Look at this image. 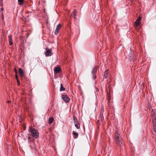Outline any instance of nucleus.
Wrapping results in <instances>:
<instances>
[{
	"label": "nucleus",
	"mask_w": 156,
	"mask_h": 156,
	"mask_svg": "<svg viewBox=\"0 0 156 156\" xmlns=\"http://www.w3.org/2000/svg\"><path fill=\"white\" fill-rule=\"evenodd\" d=\"M54 119L52 118H51L49 119V124L52 123L54 121Z\"/></svg>",
	"instance_id": "obj_15"
},
{
	"label": "nucleus",
	"mask_w": 156,
	"mask_h": 156,
	"mask_svg": "<svg viewBox=\"0 0 156 156\" xmlns=\"http://www.w3.org/2000/svg\"><path fill=\"white\" fill-rule=\"evenodd\" d=\"M115 140L116 141L117 144L120 146H122L123 145V142L121 140V138L120 137L118 134L117 133L116 134L115 136Z\"/></svg>",
	"instance_id": "obj_1"
},
{
	"label": "nucleus",
	"mask_w": 156,
	"mask_h": 156,
	"mask_svg": "<svg viewBox=\"0 0 156 156\" xmlns=\"http://www.w3.org/2000/svg\"><path fill=\"white\" fill-rule=\"evenodd\" d=\"M18 85H20V81L18 79H17V80Z\"/></svg>",
	"instance_id": "obj_23"
},
{
	"label": "nucleus",
	"mask_w": 156,
	"mask_h": 156,
	"mask_svg": "<svg viewBox=\"0 0 156 156\" xmlns=\"http://www.w3.org/2000/svg\"><path fill=\"white\" fill-rule=\"evenodd\" d=\"M61 70L60 68L59 67H57L55 69V72L56 73H59Z\"/></svg>",
	"instance_id": "obj_10"
},
{
	"label": "nucleus",
	"mask_w": 156,
	"mask_h": 156,
	"mask_svg": "<svg viewBox=\"0 0 156 156\" xmlns=\"http://www.w3.org/2000/svg\"><path fill=\"white\" fill-rule=\"evenodd\" d=\"M0 5H1L2 6V3H1L0 4Z\"/></svg>",
	"instance_id": "obj_27"
},
{
	"label": "nucleus",
	"mask_w": 156,
	"mask_h": 156,
	"mask_svg": "<svg viewBox=\"0 0 156 156\" xmlns=\"http://www.w3.org/2000/svg\"><path fill=\"white\" fill-rule=\"evenodd\" d=\"M30 131L33 137L36 138L39 135L38 133L34 128H30Z\"/></svg>",
	"instance_id": "obj_2"
},
{
	"label": "nucleus",
	"mask_w": 156,
	"mask_h": 156,
	"mask_svg": "<svg viewBox=\"0 0 156 156\" xmlns=\"http://www.w3.org/2000/svg\"><path fill=\"white\" fill-rule=\"evenodd\" d=\"M73 119L74 120V122H76L77 123V119L76 118V117L75 116H73Z\"/></svg>",
	"instance_id": "obj_18"
},
{
	"label": "nucleus",
	"mask_w": 156,
	"mask_h": 156,
	"mask_svg": "<svg viewBox=\"0 0 156 156\" xmlns=\"http://www.w3.org/2000/svg\"><path fill=\"white\" fill-rule=\"evenodd\" d=\"M65 88L63 87L62 84L61 83V87L60 89V91H64L65 90Z\"/></svg>",
	"instance_id": "obj_14"
},
{
	"label": "nucleus",
	"mask_w": 156,
	"mask_h": 156,
	"mask_svg": "<svg viewBox=\"0 0 156 156\" xmlns=\"http://www.w3.org/2000/svg\"><path fill=\"white\" fill-rule=\"evenodd\" d=\"M14 71L16 73V74H17V71L16 68L14 69Z\"/></svg>",
	"instance_id": "obj_25"
},
{
	"label": "nucleus",
	"mask_w": 156,
	"mask_h": 156,
	"mask_svg": "<svg viewBox=\"0 0 156 156\" xmlns=\"http://www.w3.org/2000/svg\"><path fill=\"white\" fill-rule=\"evenodd\" d=\"M75 125L77 129H79V126H78V125L77 124V123H76V122H74Z\"/></svg>",
	"instance_id": "obj_20"
},
{
	"label": "nucleus",
	"mask_w": 156,
	"mask_h": 156,
	"mask_svg": "<svg viewBox=\"0 0 156 156\" xmlns=\"http://www.w3.org/2000/svg\"><path fill=\"white\" fill-rule=\"evenodd\" d=\"M76 11L75 10H74L72 14V16H73V18L75 20L76 19Z\"/></svg>",
	"instance_id": "obj_11"
},
{
	"label": "nucleus",
	"mask_w": 156,
	"mask_h": 156,
	"mask_svg": "<svg viewBox=\"0 0 156 156\" xmlns=\"http://www.w3.org/2000/svg\"><path fill=\"white\" fill-rule=\"evenodd\" d=\"M73 134L74 136L76 138H77L78 136V134L76 133H73Z\"/></svg>",
	"instance_id": "obj_19"
},
{
	"label": "nucleus",
	"mask_w": 156,
	"mask_h": 156,
	"mask_svg": "<svg viewBox=\"0 0 156 156\" xmlns=\"http://www.w3.org/2000/svg\"><path fill=\"white\" fill-rule=\"evenodd\" d=\"M153 126H154V131L156 133V124H155V123H154L153 124Z\"/></svg>",
	"instance_id": "obj_17"
},
{
	"label": "nucleus",
	"mask_w": 156,
	"mask_h": 156,
	"mask_svg": "<svg viewBox=\"0 0 156 156\" xmlns=\"http://www.w3.org/2000/svg\"><path fill=\"white\" fill-rule=\"evenodd\" d=\"M11 102V101H10V100L8 101H7V102L8 103H10Z\"/></svg>",
	"instance_id": "obj_26"
},
{
	"label": "nucleus",
	"mask_w": 156,
	"mask_h": 156,
	"mask_svg": "<svg viewBox=\"0 0 156 156\" xmlns=\"http://www.w3.org/2000/svg\"><path fill=\"white\" fill-rule=\"evenodd\" d=\"M1 11H0V19L1 18L3 19V9L2 7H1Z\"/></svg>",
	"instance_id": "obj_8"
},
{
	"label": "nucleus",
	"mask_w": 156,
	"mask_h": 156,
	"mask_svg": "<svg viewBox=\"0 0 156 156\" xmlns=\"http://www.w3.org/2000/svg\"><path fill=\"white\" fill-rule=\"evenodd\" d=\"M46 51L45 53L46 56H50L52 55L51 51L49 49L47 48L46 49Z\"/></svg>",
	"instance_id": "obj_3"
},
{
	"label": "nucleus",
	"mask_w": 156,
	"mask_h": 156,
	"mask_svg": "<svg viewBox=\"0 0 156 156\" xmlns=\"http://www.w3.org/2000/svg\"><path fill=\"white\" fill-rule=\"evenodd\" d=\"M62 98L64 101L66 102H68L69 101V98L66 95H62Z\"/></svg>",
	"instance_id": "obj_4"
},
{
	"label": "nucleus",
	"mask_w": 156,
	"mask_h": 156,
	"mask_svg": "<svg viewBox=\"0 0 156 156\" xmlns=\"http://www.w3.org/2000/svg\"><path fill=\"white\" fill-rule=\"evenodd\" d=\"M16 78L17 80V79H18V77L17 75V74H16Z\"/></svg>",
	"instance_id": "obj_24"
},
{
	"label": "nucleus",
	"mask_w": 156,
	"mask_h": 156,
	"mask_svg": "<svg viewBox=\"0 0 156 156\" xmlns=\"http://www.w3.org/2000/svg\"><path fill=\"white\" fill-rule=\"evenodd\" d=\"M98 68V66H96L94 67L92 73H94L97 72V70Z\"/></svg>",
	"instance_id": "obj_13"
},
{
	"label": "nucleus",
	"mask_w": 156,
	"mask_h": 156,
	"mask_svg": "<svg viewBox=\"0 0 156 156\" xmlns=\"http://www.w3.org/2000/svg\"><path fill=\"white\" fill-rule=\"evenodd\" d=\"M9 44L10 45H11L13 44L12 40V36L9 35Z\"/></svg>",
	"instance_id": "obj_9"
},
{
	"label": "nucleus",
	"mask_w": 156,
	"mask_h": 156,
	"mask_svg": "<svg viewBox=\"0 0 156 156\" xmlns=\"http://www.w3.org/2000/svg\"><path fill=\"white\" fill-rule=\"evenodd\" d=\"M19 73L21 77L23 76L24 75V72L21 68H19Z\"/></svg>",
	"instance_id": "obj_7"
},
{
	"label": "nucleus",
	"mask_w": 156,
	"mask_h": 156,
	"mask_svg": "<svg viewBox=\"0 0 156 156\" xmlns=\"http://www.w3.org/2000/svg\"><path fill=\"white\" fill-rule=\"evenodd\" d=\"M24 0H18L19 4L20 5L22 4Z\"/></svg>",
	"instance_id": "obj_16"
},
{
	"label": "nucleus",
	"mask_w": 156,
	"mask_h": 156,
	"mask_svg": "<svg viewBox=\"0 0 156 156\" xmlns=\"http://www.w3.org/2000/svg\"><path fill=\"white\" fill-rule=\"evenodd\" d=\"M108 74V71L107 70L105 71L104 75V77L105 78H106Z\"/></svg>",
	"instance_id": "obj_12"
},
{
	"label": "nucleus",
	"mask_w": 156,
	"mask_h": 156,
	"mask_svg": "<svg viewBox=\"0 0 156 156\" xmlns=\"http://www.w3.org/2000/svg\"><path fill=\"white\" fill-rule=\"evenodd\" d=\"M154 123L156 124V117H155L153 120Z\"/></svg>",
	"instance_id": "obj_22"
},
{
	"label": "nucleus",
	"mask_w": 156,
	"mask_h": 156,
	"mask_svg": "<svg viewBox=\"0 0 156 156\" xmlns=\"http://www.w3.org/2000/svg\"><path fill=\"white\" fill-rule=\"evenodd\" d=\"M154 123L156 124V117H155L153 120Z\"/></svg>",
	"instance_id": "obj_21"
},
{
	"label": "nucleus",
	"mask_w": 156,
	"mask_h": 156,
	"mask_svg": "<svg viewBox=\"0 0 156 156\" xmlns=\"http://www.w3.org/2000/svg\"><path fill=\"white\" fill-rule=\"evenodd\" d=\"M61 27V25L59 24H58V25L57 26L56 28L55 31V35H56L58 34L59 32V30L60 29Z\"/></svg>",
	"instance_id": "obj_5"
},
{
	"label": "nucleus",
	"mask_w": 156,
	"mask_h": 156,
	"mask_svg": "<svg viewBox=\"0 0 156 156\" xmlns=\"http://www.w3.org/2000/svg\"><path fill=\"white\" fill-rule=\"evenodd\" d=\"M141 20V17H138L135 23L134 24V26L136 27L140 23V20Z\"/></svg>",
	"instance_id": "obj_6"
}]
</instances>
